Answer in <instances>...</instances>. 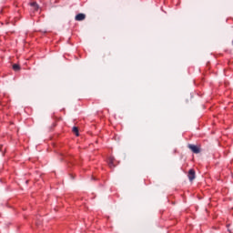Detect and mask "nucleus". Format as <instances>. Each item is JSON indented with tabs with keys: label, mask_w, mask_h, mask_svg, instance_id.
<instances>
[{
	"label": "nucleus",
	"mask_w": 233,
	"mask_h": 233,
	"mask_svg": "<svg viewBox=\"0 0 233 233\" xmlns=\"http://www.w3.org/2000/svg\"><path fill=\"white\" fill-rule=\"evenodd\" d=\"M187 147L190 148L193 154H199V152H201V149H199L196 145L189 144Z\"/></svg>",
	"instance_id": "obj_1"
},
{
	"label": "nucleus",
	"mask_w": 233,
	"mask_h": 233,
	"mask_svg": "<svg viewBox=\"0 0 233 233\" xmlns=\"http://www.w3.org/2000/svg\"><path fill=\"white\" fill-rule=\"evenodd\" d=\"M189 181H193L196 179V171L194 169H190L187 174Z\"/></svg>",
	"instance_id": "obj_2"
},
{
	"label": "nucleus",
	"mask_w": 233,
	"mask_h": 233,
	"mask_svg": "<svg viewBox=\"0 0 233 233\" xmlns=\"http://www.w3.org/2000/svg\"><path fill=\"white\" fill-rule=\"evenodd\" d=\"M86 18V15L83 13L76 15L75 17L76 21H85Z\"/></svg>",
	"instance_id": "obj_3"
},
{
	"label": "nucleus",
	"mask_w": 233,
	"mask_h": 233,
	"mask_svg": "<svg viewBox=\"0 0 233 233\" xmlns=\"http://www.w3.org/2000/svg\"><path fill=\"white\" fill-rule=\"evenodd\" d=\"M114 161H116V159L114 158V157H108L107 163H108L110 168H114V167H116V166L114 165Z\"/></svg>",
	"instance_id": "obj_4"
},
{
	"label": "nucleus",
	"mask_w": 233,
	"mask_h": 233,
	"mask_svg": "<svg viewBox=\"0 0 233 233\" xmlns=\"http://www.w3.org/2000/svg\"><path fill=\"white\" fill-rule=\"evenodd\" d=\"M13 70H15V72H17V71L21 70V66H19V65H17V64H14Z\"/></svg>",
	"instance_id": "obj_5"
},
{
	"label": "nucleus",
	"mask_w": 233,
	"mask_h": 233,
	"mask_svg": "<svg viewBox=\"0 0 233 233\" xmlns=\"http://www.w3.org/2000/svg\"><path fill=\"white\" fill-rule=\"evenodd\" d=\"M31 6H33L35 8V10H38V8H39V5H37L36 2H32Z\"/></svg>",
	"instance_id": "obj_6"
},
{
	"label": "nucleus",
	"mask_w": 233,
	"mask_h": 233,
	"mask_svg": "<svg viewBox=\"0 0 233 233\" xmlns=\"http://www.w3.org/2000/svg\"><path fill=\"white\" fill-rule=\"evenodd\" d=\"M73 132L76 134V136H79V129L76 127H73Z\"/></svg>",
	"instance_id": "obj_7"
}]
</instances>
